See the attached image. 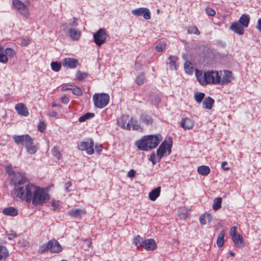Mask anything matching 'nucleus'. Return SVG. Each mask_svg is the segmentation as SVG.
I'll return each mask as SVG.
<instances>
[{"instance_id":"19","label":"nucleus","mask_w":261,"mask_h":261,"mask_svg":"<svg viewBox=\"0 0 261 261\" xmlns=\"http://www.w3.org/2000/svg\"><path fill=\"white\" fill-rule=\"evenodd\" d=\"M66 91H71L75 95L81 96L83 94L82 89L75 85L66 84Z\"/></svg>"},{"instance_id":"28","label":"nucleus","mask_w":261,"mask_h":261,"mask_svg":"<svg viewBox=\"0 0 261 261\" xmlns=\"http://www.w3.org/2000/svg\"><path fill=\"white\" fill-rule=\"evenodd\" d=\"M4 214L11 216H16L18 215V211L13 207H9L4 208L3 210Z\"/></svg>"},{"instance_id":"11","label":"nucleus","mask_w":261,"mask_h":261,"mask_svg":"<svg viewBox=\"0 0 261 261\" xmlns=\"http://www.w3.org/2000/svg\"><path fill=\"white\" fill-rule=\"evenodd\" d=\"M108 36L105 29H99L93 35L94 41L98 46H100L106 42Z\"/></svg>"},{"instance_id":"27","label":"nucleus","mask_w":261,"mask_h":261,"mask_svg":"<svg viewBox=\"0 0 261 261\" xmlns=\"http://www.w3.org/2000/svg\"><path fill=\"white\" fill-rule=\"evenodd\" d=\"M197 172L200 175L206 176L210 173L211 169L208 166L202 165L198 167Z\"/></svg>"},{"instance_id":"53","label":"nucleus","mask_w":261,"mask_h":261,"mask_svg":"<svg viewBox=\"0 0 261 261\" xmlns=\"http://www.w3.org/2000/svg\"><path fill=\"white\" fill-rule=\"evenodd\" d=\"M136 171L134 169L130 170L127 174V176L130 178H133L135 176Z\"/></svg>"},{"instance_id":"9","label":"nucleus","mask_w":261,"mask_h":261,"mask_svg":"<svg viewBox=\"0 0 261 261\" xmlns=\"http://www.w3.org/2000/svg\"><path fill=\"white\" fill-rule=\"evenodd\" d=\"M172 144L166 141H163L156 150V157L159 159L158 162L165 156L169 155L171 152Z\"/></svg>"},{"instance_id":"22","label":"nucleus","mask_w":261,"mask_h":261,"mask_svg":"<svg viewBox=\"0 0 261 261\" xmlns=\"http://www.w3.org/2000/svg\"><path fill=\"white\" fill-rule=\"evenodd\" d=\"M127 130H130L131 128L133 130H139L140 128V126L137 120L132 118L127 123Z\"/></svg>"},{"instance_id":"1","label":"nucleus","mask_w":261,"mask_h":261,"mask_svg":"<svg viewBox=\"0 0 261 261\" xmlns=\"http://www.w3.org/2000/svg\"><path fill=\"white\" fill-rule=\"evenodd\" d=\"M17 194V197L28 202L32 201L34 205L44 203L49 198L48 194L44 189L33 184L27 185L25 189H18Z\"/></svg>"},{"instance_id":"37","label":"nucleus","mask_w":261,"mask_h":261,"mask_svg":"<svg viewBox=\"0 0 261 261\" xmlns=\"http://www.w3.org/2000/svg\"><path fill=\"white\" fill-rule=\"evenodd\" d=\"M184 68L186 73L192 74L194 71L192 64L190 62L186 61L184 64Z\"/></svg>"},{"instance_id":"17","label":"nucleus","mask_w":261,"mask_h":261,"mask_svg":"<svg viewBox=\"0 0 261 261\" xmlns=\"http://www.w3.org/2000/svg\"><path fill=\"white\" fill-rule=\"evenodd\" d=\"M232 73L229 70H225L222 79H220V83L222 85H227L230 83L232 79Z\"/></svg>"},{"instance_id":"44","label":"nucleus","mask_w":261,"mask_h":261,"mask_svg":"<svg viewBox=\"0 0 261 261\" xmlns=\"http://www.w3.org/2000/svg\"><path fill=\"white\" fill-rule=\"evenodd\" d=\"M141 120L146 125H149L152 124V120L151 118L147 116H142L141 117Z\"/></svg>"},{"instance_id":"49","label":"nucleus","mask_w":261,"mask_h":261,"mask_svg":"<svg viewBox=\"0 0 261 261\" xmlns=\"http://www.w3.org/2000/svg\"><path fill=\"white\" fill-rule=\"evenodd\" d=\"M5 170L7 173H8L9 175H13L14 173L13 167L11 165H6Z\"/></svg>"},{"instance_id":"21","label":"nucleus","mask_w":261,"mask_h":261,"mask_svg":"<svg viewBox=\"0 0 261 261\" xmlns=\"http://www.w3.org/2000/svg\"><path fill=\"white\" fill-rule=\"evenodd\" d=\"M161 188L158 187L149 193V199L151 201H155L158 198L161 193Z\"/></svg>"},{"instance_id":"58","label":"nucleus","mask_w":261,"mask_h":261,"mask_svg":"<svg viewBox=\"0 0 261 261\" xmlns=\"http://www.w3.org/2000/svg\"><path fill=\"white\" fill-rule=\"evenodd\" d=\"M95 149L97 152H100L102 150V145H96L95 146Z\"/></svg>"},{"instance_id":"62","label":"nucleus","mask_w":261,"mask_h":261,"mask_svg":"<svg viewBox=\"0 0 261 261\" xmlns=\"http://www.w3.org/2000/svg\"><path fill=\"white\" fill-rule=\"evenodd\" d=\"M85 241L88 242V246L92 248V243L91 242V239H86L85 240Z\"/></svg>"},{"instance_id":"18","label":"nucleus","mask_w":261,"mask_h":261,"mask_svg":"<svg viewBox=\"0 0 261 261\" xmlns=\"http://www.w3.org/2000/svg\"><path fill=\"white\" fill-rule=\"evenodd\" d=\"M15 110L17 113L23 116H27L29 115V111L27 108L23 103L16 104L15 107Z\"/></svg>"},{"instance_id":"55","label":"nucleus","mask_w":261,"mask_h":261,"mask_svg":"<svg viewBox=\"0 0 261 261\" xmlns=\"http://www.w3.org/2000/svg\"><path fill=\"white\" fill-rule=\"evenodd\" d=\"M227 162L226 161H224L222 163L221 167L224 170L228 171L230 169V168L229 167H227Z\"/></svg>"},{"instance_id":"52","label":"nucleus","mask_w":261,"mask_h":261,"mask_svg":"<svg viewBox=\"0 0 261 261\" xmlns=\"http://www.w3.org/2000/svg\"><path fill=\"white\" fill-rule=\"evenodd\" d=\"M17 237V233L15 231H11L10 233L8 234V239L12 240Z\"/></svg>"},{"instance_id":"24","label":"nucleus","mask_w":261,"mask_h":261,"mask_svg":"<svg viewBox=\"0 0 261 261\" xmlns=\"http://www.w3.org/2000/svg\"><path fill=\"white\" fill-rule=\"evenodd\" d=\"M250 17L249 15L243 14L240 17L239 22L244 28H247L250 22Z\"/></svg>"},{"instance_id":"45","label":"nucleus","mask_w":261,"mask_h":261,"mask_svg":"<svg viewBox=\"0 0 261 261\" xmlns=\"http://www.w3.org/2000/svg\"><path fill=\"white\" fill-rule=\"evenodd\" d=\"M166 48V44L163 42H159L157 44V45L155 46V49L158 52H162Z\"/></svg>"},{"instance_id":"23","label":"nucleus","mask_w":261,"mask_h":261,"mask_svg":"<svg viewBox=\"0 0 261 261\" xmlns=\"http://www.w3.org/2000/svg\"><path fill=\"white\" fill-rule=\"evenodd\" d=\"M232 240L235 245L239 248L245 246L243 237L240 234L232 237Z\"/></svg>"},{"instance_id":"33","label":"nucleus","mask_w":261,"mask_h":261,"mask_svg":"<svg viewBox=\"0 0 261 261\" xmlns=\"http://www.w3.org/2000/svg\"><path fill=\"white\" fill-rule=\"evenodd\" d=\"M144 240L140 235H137L134 237L133 239V242L137 248L142 247Z\"/></svg>"},{"instance_id":"8","label":"nucleus","mask_w":261,"mask_h":261,"mask_svg":"<svg viewBox=\"0 0 261 261\" xmlns=\"http://www.w3.org/2000/svg\"><path fill=\"white\" fill-rule=\"evenodd\" d=\"M70 26L67 32V35L73 41H79L82 36V32L75 27L77 25V19L73 18L72 23L69 24Z\"/></svg>"},{"instance_id":"12","label":"nucleus","mask_w":261,"mask_h":261,"mask_svg":"<svg viewBox=\"0 0 261 261\" xmlns=\"http://www.w3.org/2000/svg\"><path fill=\"white\" fill-rule=\"evenodd\" d=\"M13 5L14 8L24 17H28L30 15L27 7L19 0H13Z\"/></svg>"},{"instance_id":"60","label":"nucleus","mask_w":261,"mask_h":261,"mask_svg":"<svg viewBox=\"0 0 261 261\" xmlns=\"http://www.w3.org/2000/svg\"><path fill=\"white\" fill-rule=\"evenodd\" d=\"M49 116L50 117H55L57 116V112L55 111H51L49 112Z\"/></svg>"},{"instance_id":"5","label":"nucleus","mask_w":261,"mask_h":261,"mask_svg":"<svg viewBox=\"0 0 261 261\" xmlns=\"http://www.w3.org/2000/svg\"><path fill=\"white\" fill-rule=\"evenodd\" d=\"M93 101L96 108L102 109L109 104L110 96L107 93H95L93 95Z\"/></svg>"},{"instance_id":"32","label":"nucleus","mask_w":261,"mask_h":261,"mask_svg":"<svg viewBox=\"0 0 261 261\" xmlns=\"http://www.w3.org/2000/svg\"><path fill=\"white\" fill-rule=\"evenodd\" d=\"M9 255V251L7 248L0 245V260L5 259Z\"/></svg>"},{"instance_id":"63","label":"nucleus","mask_w":261,"mask_h":261,"mask_svg":"<svg viewBox=\"0 0 261 261\" xmlns=\"http://www.w3.org/2000/svg\"><path fill=\"white\" fill-rule=\"evenodd\" d=\"M51 106L53 107H60V105L57 104V103H53L51 104Z\"/></svg>"},{"instance_id":"26","label":"nucleus","mask_w":261,"mask_h":261,"mask_svg":"<svg viewBox=\"0 0 261 261\" xmlns=\"http://www.w3.org/2000/svg\"><path fill=\"white\" fill-rule=\"evenodd\" d=\"M85 213L86 211L80 208L71 210L68 212L69 215L74 218H81V216Z\"/></svg>"},{"instance_id":"51","label":"nucleus","mask_w":261,"mask_h":261,"mask_svg":"<svg viewBox=\"0 0 261 261\" xmlns=\"http://www.w3.org/2000/svg\"><path fill=\"white\" fill-rule=\"evenodd\" d=\"M230 234L231 238L238 234H237V228L236 226H232L230 228Z\"/></svg>"},{"instance_id":"41","label":"nucleus","mask_w":261,"mask_h":261,"mask_svg":"<svg viewBox=\"0 0 261 261\" xmlns=\"http://www.w3.org/2000/svg\"><path fill=\"white\" fill-rule=\"evenodd\" d=\"M5 53L8 58H13L16 55L15 50L9 47L6 48L5 49Z\"/></svg>"},{"instance_id":"56","label":"nucleus","mask_w":261,"mask_h":261,"mask_svg":"<svg viewBox=\"0 0 261 261\" xmlns=\"http://www.w3.org/2000/svg\"><path fill=\"white\" fill-rule=\"evenodd\" d=\"M199 222L201 225H204L206 224V221L204 215L201 216L199 218Z\"/></svg>"},{"instance_id":"35","label":"nucleus","mask_w":261,"mask_h":261,"mask_svg":"<svg viewBox=\"0 0 261 261\" xmlns=\"http://www.w3.org/2000/svg\"><path fill=\"white\" fill-rule=\"evenodd\" d=\"M145 75L144 72H141L139 73L137 76L136 79V84L139 86L142 85L145 80Z\"/></svg>"},{"instance_id":"3","label":"nucleus","mask_w":261,"mask_h":261,"mask_svg":"<svg viewBox=\"0 0 261 261\" xmlns=\"http://www.w3.org/2000/svg\"><path fill=\"white\" fill-rule=\"evenodd\" d=\"M161 140L157 135H147L137 141L136 145L140 150L148 151L155 148Z\"/></svg>"},{"instance_id":"36","label":"nucleus","mask_w":261,"mask_h":261,"mask_svg":"<svg viewBox=\"0 0 261 261\" xmlns=\"http://www.w3.org/2000/svg\"><path fill=\"white\" fill-rule=\"evenodd\" d=\"M8 61V58L5 53L4 48L0 46V62L7 63Z\"/></svg>"},{"instance_id":"42","label":"nucleus","mask_w":261,"mask_h":261,"mask_svg":"<svg viewBox=\"0 0 261 261\" xmlns=\"http://www.w3.org/2000/svg\"><path fill=\"white\" fill-rule=\"evenodd\" d=\"M187 31L189 34L199 35L200 32L196 26H190L188 28Z\"/></svg>"},{"instance_id":"46","label":"nucleus","mask_w":261,"mask_h":261,"mask_svg":"<svg viewBox=\"0 0 261 261\" xmlns=\"http://www.w3.org/2000/svg\"><path fill=\"white\" fill-rule=\"evenodd\" d=\"M75 186L72 181L66 182V191H71L75 190Z\"/></svg>"},{"instance_id":"7","label":"nucleus","mask_w":261,"mask_h":261,"mask_svg":"<svg viewBox=\"0 0 261 261\" xmlns=\"http://www.w3.org/2000/svg\"><path fill=\"white\" fill-rule=\"evenodd\" d=\"M14 194L17 197V191L19 188L25 189L26 186L31 184L23 174L20 173L15 174L14 177Z\"/></svg>"},{"instance_id":"6","label":"nucleus","mask_w":261,"mask_h":261,"mask_svg":"<svg viewBox=\"0 0 261 261\" xmlns=\"http://www.w3.org/2000/svg\"><path fill=\"white\" fill-rule=\"evenodd\" d=\"M62 250V247L59 242L55 240H52L48 241L47 243L44 244L40 246L39 252L41 253L49 251L51 252L57 253Z\"/></svg>"},{"instance_id":"16","label":"nucleus","mask_w":261,"mask_h":261,"mask_svg":"<svg viewBox=\"0 0 261 261\" xmlns=\"http://www.w3.org/2000/svg\"><path fill=\"white\" fill-rule=\"evenodd\" d=\"M194 125L193 120L187 117L183 118L180 122L181 127L185 130L192 129Z\"/></svg>"},{"instance_id":"64","label":"nucleus","mask_w":261,"mask_h":261,"mask_svg":"<svg viewBox=\"0 0 261 261\" xmlns=\"http://www.w3.org/2000/svg\"><path fill=\"white\" fill-rule=\"evenodd\" d=\"M206 217L207 218V219L210 221L211 220V215L210 214H207L206 215Z\"/></svg>"},{"instance_id":"47","label":"nucleus","mask_w":261,"mask_h":261,"mask_svg":"<svg viewBox=\"0 0 261 261\" xmlns=\"http://www.w3.org/2000/svg\"><path fill=\"white\" fill-rule=\"evenodd\" d=\"M53 154L56 156L58 159H60L61 155L60 150L57 147H55L52 150Z\"/></svg>"},{"instance_id":"20","label":"nucleus","mask_w":261,"mask_h":261,"mask_svg":"<svg viewBox=\"0 0 261 261\" xmlns=\"http://www.w3.org/2000/svg\"><path fill=\"white\" fill-rule=\"evenodd\" d=\"M80 65L77 59L68 58H66V67L71 69H75Z\"/></svg>"},{"instance_id":"50","label":"nucleus","mask_w":261,"mask_h":261,"mask_svg":"<svg viewBox=\"0 0 261 261\" xmlns=\"http://www.w3.org/2000/svg\"><path fill=\"white\" fill-rule=\"evenodd\" d=\"M205 12L208 16H214L216 14L215 11L213 9L209 7H207L205 9Z\"/></svg>"},{"instance_id":"25","label":"nucleus","mask_w":261,"mask_h":261,"mask_svg":"<svg viewBox=\"0 0 261 261\" xmlns=\"http://www.w3.org/2000/svg\"><path fill=\"white\" fill-rule=\"evenodd\" d=\"M215 102L214 100L211 97H207L204 99L203 101V107L204 108L211 110Z\"/></svg>"},{"instance_id":"38","label":"nucleus","mask_w":261,"mask_h":261,"mask_svg":"<svg viewBox=\"0 0 261 261\" xmlns=\"http://www.w3.org/2000/svg\"><path fill=\"white\" fill-rule=\"evenodd\" d=\"M94 116V114L93 113H87L84 115L81 116L79 118V121L80 122H83L87 120V119H89L90 118H93Z\"/></svg>"},{"instance_id":"15","label":"nucleus","mask_w":261,"mask_h":261,"mask_svg":"<svg viewBox=\"0 0 261 261\" xmlns=\"http://www.w3.org/2000/svg\"><path fill=\"white\" fill-rule=\"evenodd\" d=\"M229 29L239 35H242L244 33V27L238 21L231 23Z\"/></svg>"},{"instance_id":"31","label":"nucleus","mask_w":261,"mask_h":261,"mask_svg":"<svg viewBox=\"0 0 261 261\" xmlns=\"http://www.w3.org/2000/svg\"><path fill=\"white\" fill-rule=\"evenodd\" d=\"M222 199L221 197L215 198L213 200V208L215 211H217L221 206Z\"/></svg>"},{"instance_id":"54","label":"nucleus","mask_w":261,"mask_h":261,"mask_svg":"<svg viewBox=\"0 0 261 261\" xmlns=\"http://www.w3.org/2000/svg\"><path fill=\"white\" fill-rule=\"evenodd\" d=\"M149 160L152 162L153 165H154L156 163L157 161L156 160V155L155 154H152L149 158Z\"/></svg>"},{"instance_id":"48","label":"nucleus","mask_w":261,"mask_h":261,"mask_svg":"<svg viewBox=\"0 0 261 261\" xmlns=\"http://www.w3.org/2000/svg\"><path fill=\"white\" fill-rule=\"evenodd\" d=\"M46 125L43 121L40 122L38 125V129L43 133L44 132L46 128Z\"/></svg>"},{"instance_id":"2","label":"nucleus","mask_w":261,"mask_h":261,"mask_svg":"<svg viewBox=\"0 0 261 261\" xmlns=\"http://www.w3.org/2000/svg\"><path fill=\"white\" fill-rule=\"evenodd\" d=\"M195 74L197 81L203 86L220 83V75L217 71L208 70L206 72H203L196 69Z\"/></svg>"},{"instance_id":"10","label":"nucleus","mask_w":261,"mask_h":261,"mask_svg":"<svg viewBox=\"0 0 261 261\" xmlns=\"http://www.w3.org/2000/svg\"><path fill=\"white\" fill-rule=\"evenodd\" d=\"M94 142L91 139H88L86 141L80 142L78 143V148L82 151H86L89 155L94 153Z\"/></svg>"},{"instance_id":"13","label":"nucleus","mask_w":261,"mask_h":261,"mask_svg":"<svg viewBox=\"0 0 261 261\" xmlns=\"http://www.w3.org/2000/svg\"><path fill=\"white\" fill-rule=\"evenodd\" d=\"M132 13L136 16L143 15L144 18L146 20H149L151 18L150 11L146 8H140L133 10Z\"/></svg>"},{"instance_id":"29","label":"nucleus","mask_w":261,"mask_h":261,"mask_svg":"<svg viewBox=\"0 0 261 261\" xmlns=\"http://www.w3.org/2000/svg\"><path fill=\"white\" fill-rule=\"evenodd\" d=\"M225 233L224 230H222L218 236L217 239V245L218 247H221L223 246L224 243V237Z\"/></svg>"},{"instance_id":"43","label":"nucleus","mask_w":261,"mask_h":261,"mask_svg":"<svg viewBox=\"0 0 261 261\" xmlns=\"http://www.w3.org/2000/svg\"><path fill=\"white\" fill-rule=\"evenodd\" d=\"M50 65L51 69L56 72L59 71L61 67V64L57 62H52Z\"/></svg>"},{"instance_id":"34","label":"nucleus","mask_w":261,"mask_h":261,"mask_svg":"<svg viewBox=\"0 0 261 261\" xmlns=\"http://www.w3.org/2000/svg\"><path fill=\"white\" fill-rule=\"evenodd\" d=\"M170 60L169 62V66L171 69H176L177 67L176 61L178 59V57L176 56H170L168 58Z\"/></svg>"},{"instance_id":"4","label":"nucleus","mask_w":261,"mask_h":261,"mask_svg":"<svg viewBox=\"0 0 261 261\" xmlns=\"http://www.w3.org/2000/svg\"><path fill=\"white\" fill-rule=\"evenodd\" d=\"M13 140L16 144L24 146L27 151L30 154H35L37 151V147L33 145V138L28 134L14 136Z\"/></svg>"},{"instance_id":"39","label":"nucleus","mask_w":261,"mask_h":261,"mask_svg":"<svg viewBox=\"0 0 261 261\" xmlns=\"http://www.w3.org/2000/svg\"><path fill=\"white\" fill-rule=\"evenodd\" d=\"M205 97V94L202 92H196L194 94L195 101L197 103H200Z\"/></svg>"},{"instance_id":"40","label":"nucleus","mask_w":261,"mask_h":261,"mask_svg":"<svg viewBox=\"0 0 261 261\" xmlns=\"http://www.w3.org/2000/svg\"><path fill=\"white\" fill-rule=\"evenodd\" d=\"M118 124L122 128L127 130V124L126 125V120L124 117H122L118 120Z\"/></svg>"},{"instance_id":"30","label":"nucleus","mask_w":261,"mask_h":261,"mask_svg":"<svg viewBox=\"0 0 261 261\" xmlns=\"http://www.w3.org/2000/svg\"><path fill=\"white\" fill-rule=\"evenodd\" d=\"M88 73L87 72H82L77 70L75 74L76 79L79 81H82L88 77Z\"/></svg>"},{"instance_id":"57","label":"nucleus","mask_w":261,"mask_h":261,"mask_svg":"<svg viewBox=\"0 0 261 261\" xmlns=\"http://www.w3.org/2000/svg\"><path fill=\"white\" fill-rule=\"evenodd\" d=\"M30 42V40L28 38H24L21 41V44L23 46H27Z\"/></svg>"},{"instance_id":"61","label":"nucleus","mask_w":261,"mask_h":261,"mask_svg":"<svg viewBox=\"0 0 261 261\" xmlns=\"http://www.w3.org/2000/svg\"><path fill=\"white\" fill-rule=\"evenodd\" d=\"M257 28L259 31H261V18L258 20Z\"/></svg>"},{"instance_id":"14","label":"nucleus","mask_w":261,"mask_h":261,"mask_svg":"<svg viewBox=\"0 0 261 261\" xmlns=\"http://www.w3.org/2000/svg\"><path fill=\"white\" fill-rule=\"evenodd\" d=\"M142 247L147 251H152L155 250L157 248V245L155 241L153 239H149L144 240Z\"/></svg>"},{"instance_id":"59","label":"nucleus","mask_w":261,"mask_h":261,"mask_svg":"<svg viewBox=\"0 0 261 261\" xmlns=\"http://www.w3.org/2000/svg\"><path fill=\"white\" fill-rule=\"evenodd\" d=\"M51 205L53 206L55 210V209H57V208H59V203L58 201H53L51 203Z\"/></svg>"}]
</instances>
